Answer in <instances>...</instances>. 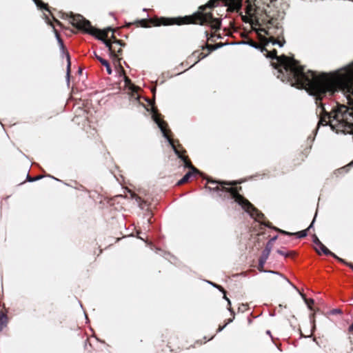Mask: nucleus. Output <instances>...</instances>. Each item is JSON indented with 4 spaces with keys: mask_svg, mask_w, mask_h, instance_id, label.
Masks as SVG:
<instances>
[{
    "mask_svg": "<svg viewBox=\"0 0 353 353\" xmlns=\"http://www.w3.org/2000/svg\"><path fill=\"white\" fill-rule=\"evenodd\" d=\"M316 251L319 254H321V252L327 256H332V257L336 259L339 261L344 263V260L338 257L334 253L332 252L329 249H327L323 243L319 248H316Z\"/></svg>",
    "mask_w": 353,
    "mask_h": 353,
    "instance_id": "0eeeda50",
    "label": "nucleus"
},
{
    "mask_svg": "<svg viewBox=\"0 0 353 353\" xmlns=\"http://www.w3.org/2000/svg\"><path fill=\"white\" fill-rule=\"evenodd\" d=\"M90 331H92V329L90 327H89Z\"/></svg>",
    "mask_w": 353,
    "mask_h": 353,
    "instance_id": "3c124183",
    "label": "nucleus"
},
{
    "mask_svg": "<svg viewBox=\"0 0 353 353\" xmlns=\"http://www.w3.org/2000/svg\"><path fill=\"white\" fill-rule=\"evenodd\" d=\"M242 1L243 0H210L206 5L200 6L199 10L192 15V23H199L201 25L208 24L212 30H218L221 26V19L214 18L211 12H205V9L214 8L221 2L230 11L239 12L242 8Z\"/></svg>",
    "mask_w": 353,
    "mask_h": 353,
    "instance_id": "f257e3e1",
    "label": "nucleus"
},
{
    "mask_svg": "<svg viewBox=\"0 0 353 353\" xmlns=\"http://www.w3.org/2000/svg\"><path fill=\"white\" fill-rule=\"evenodd\" d=\"M90 198H92L96 203H101V196L95 190H90Z\"/></svg>",
    "mask_w": 353,
    "mask_h": 353,
    "instance_id": "2eb2a0df",
    "label": "nucleus"
},
{
    "mask_svg": "<svg viewBox=\"0 0 353 353\" xmlns=\"http://www.w3.org/2000/svg\"><path fill=\"white\" fill-rule=\"evenodd\" d=\"M64 18L68 19L69 22L77 30L88 34V21L81 14H63Z\"/></svg>",
    "mask_w": 353,
    "mask_h": 353,
    "instance_id": "39448f33",
    "label": "nucleus"
},
{
    "mask_svg": "<svg viewBox=\"0 0 353 353\" xmlns=\"http://www.w3.org/2000/svg\"><path fill=\"white\" fill-rule=\"evenodd\" d=\"M208 283H210V285H212L214 288L219 289L223 293H225V290L221 285H217L216 283H212L211 281H208Z\"/></svg>",
    "mask_w": 353,
    "mask_h": 353,
    "instance_id": "b1692460",
    "label": "nucleus"
},
{
    "mask_svg": "<svg viewBox=\"0 0 353 353\" xmlns=\"http://www.w3.org/2000/svg\"><path fill=\"white\" fill-rule=\"evenodd\" d=\"M82 71H83V69H82V68H81V67H80V68H79V70H78V74H79V75H81V74H82Z\"/></svg>",
    "mask_w": 353,
    "mask_h": 353,
    "instance_id": "79ce46f5",
    "label": "nucleus"
},
{
    "mask_svg": "<svg viewBox=\"0 0 353 353\" xmlns=\"http://www.w3.org/2000/svg\"><path fill=\"white\" fill-rule=\"evenodd\" d=\"M49 177H51L52 179H54L56 181H60L59 179L55 178L54 176H50V175H49Z\"/></svg>",
    "mask_w": 353,
    "mask_h": 353,
    "instance_id": "c03bdc74",
    "label": "nucleus"
},
{
    "mask_svg": "<svg viewBox=\"0 0 353 353\" xmlns=\"http://www.w3.org/2000/svg\"><path fill=\"white\" fill-rule=\"evenodd\" d=\"M96 57H97V58L98 59V60L100 61V63H101L103 65H104V66L105 67V69H106L107 73H108V74H112V69H111V67H110V65L109 62H108L107 60H105V59H104L101 58V57H98V56H97V55H96Z\"/></svg>",
    "mask_w": 353,
    "mask_h": 353,
    "instance_id": "ddd939ff",
    "label": "nucleus"
},
{
    "mask_svg": "<svg viewBox=\"0 0 353 353\" xmlns=\"http://www.w3.org/2000/svg\"><path fill=\"white\" fill-rule=\"evenodd\" d=\"M270 42L273 45H278L279 47H283L284 43H285L284 39L283 41H279V40L275 39L274 38L271 39Z\"/></svg>",
    "mask_w": 353,
    "mask_h": 353,
    "instance_id": "412c9836",
    "label": "nucleus"
},
{
    "mask_svg": "<svg viewBox=\"0 0 353 353\" xmlns=\"http://www.w3.org/2000/svg\"><path fill=\"white\" fill-rule=\"evenodd\" d=\"M61 52L63 55L65 56L67 60V68H66V75H65V81L68 87L70 86V67H71V61H70V56L69 52L66 50L65 47L63 43V41H61L58 42Z\"/></svg>",
    "mask_w": 353,
    "mask_h": 353,
    "instance_id": "423d86ee",
    "label": "nucleus"
},
{
    "mask_svg": "<svg viewBox=\"0 0 353 353\" xmlns=\"http://www.w3.org/2000/svg\"><path fill=\"white\" fill-rule=\"evenodd\" d=\"M265 272L270 273V274H277V275L280 276L285 281H286V282L288 283L294 290H298V288L287 277H285L281 273L276 272V271H274V270H268V271H265Z\"/></svg>",
    "mask_w": 353,
    "mask_h": 353,
    "instance_id": "4468645a",
    "label": "nucleus"
},
{
    "mask_svg": "<svg viewBox=\"0 0 353 353\" xmlns=\"http://www.w3.org/2000/svg\"><path fill=\"white\" fill-rule=\"evenodd\" d=\"M254 10L253 6L250 2H248L247 6H246V13L248 14H250L251 12Z\"/></svg>",
    "mask_w": 353,
    "mask_h": 353,
    "instance_id": "5701e85b",
    "label": "nucleus"
},
{
    "mask_svg": "<svg viewBox=\"0 0 353 353\" xmlns=\"http://www.w3.org/2000/svg\"><path fill=\"white\" fill-rule=\"evenodd\" d=\"M342 313V310L339 308H335L330 311V314H341Z\"/></svg>",
    "mask_w": 353,
    "mask_h": 353,
    "instance_id": "393cba45",
    "label": "nucleus"
},
{
    "mask_svg": "<svg viewBox=\"0 0 353 353\" xmlns=\"http://www.w3.org/2000/svg\"><path fill=\"white\" fill-rule=\"evenodd\" d=\"M84 316H85V318L86 320V323H88V315L85 310H84Z\"/></svg>",
    "mask_w": 353,
    "mask_h": 353,
    "instance_id": "58836bf2",
    "label": "nucleus"
},
{
    "mask_svg": "<svg viewBox=\"0 0 353 353\" xmlns=\"http://www.w3.org/2000/svg\"><path fill=\"white\" fill-rule=\"evenodd\" d=\"M241 44H245V45H248L255 49H260L261 50V52H263V51H267V50L265 49V48L264 47H261L259 44L255 43L254 41H252V40H250V41H243V42H241Z\"/></svg>",
    "mask_w": 353,
    "mask_h": 353,
    "instance_id": "f8f14e48",
    "label": "nucleus"
},
{
    "mask_svg": "<svg viewBox=\"0 0 353 353\" xmlns=\"http://www.w3.org/2000/svg\"><path fill=\"white\" fill-rule=\"evenodd\" d=\"M224 44L223 43H217L216 44L215 46H210V47H212V50H215L221 47H222Z\"/></svg>",
    "mask_w": 353,
    "mask_h": 353,
    "instance_id": "c756f323",
    "label": "nucleus"
},
{
    "mask_svg": "<svg viewBox=\"0 0 353 353\" xmlns=\"http://www.w3.org/2000/svg\"><path fill=\"white\" fill-rule=\"evenodd\" d=\"M44 16H45V18H46V23H48V24H50V21L49 17L46 14H44Z\"/></svg>",
    "mask_w": 353,
    "mask_h": 353,
    "instance_id": "e433bc0d",
    "label": "nucleus"
},
{
    "mask_svg": "<svg viewBox=\"0 0 353 353\" xmlns=\"http://www.w3.org/2000/svg\"><path fill=\"white\" fill-rule=\"evenodd\" d=\"M312 241L316 245L317 248H319L322 243L316 234H313Z\"/></svg>",
    "mask_w": 353,
    "mask_h": 353,
    "instance_id": "4be33fe9",
    "label": "nucleus"
},
{
    "mask_svg": "<svg viewBox=\"0 0 353 353\" xmlns=\"http://www.w3.org/2000/svg\"><path fill=\"white\" fill-rule=\"evenodd\" d=\"M314 221H315V217L313 219L312 223H310V225H309V227L306 229L307 230V232L313 228V225H314Z\"/></svg>",
    "mask_w": 353,
    "mask_h": 353,
    "instance_id": "72a5a7b5",
    "label": "nucleus"
},
{
    "mask_svg": "<svg viewBox=\"0 0 353 353\" xmlns=\"http://www.w3.org/2000/svg\"><path fill=\"white\" fill-rule=\"evenodd\" d=\"M280 233L284 234L285 235H289V236L294 234L297 236V238L301 239V238L305 237L307 235V230H301V231L296 232V233H290L289 232H286L284 230H280Z\"/></svg>",
    "mask_w": 353,
    "mask_h": 353,
    "instance_id": "9d476101",
    "label": "nucleus"
},
{
    "mask_svg": "<svg viewBox=\"0 0 353 353\" xmlns=\"http://www.w3.org/2000/svg\"><path fill=\"white\" fill-rule=\"evenodd\" d=\"M152 92H153V94H154L155 92H156V88H152Z\"/></svg>",
    "mask_w": 353,
    "mask_h": 353,
    "instance_id": "49530a36",
    "label": "nucleus"
},
{
    "mask_svg": "<svg viewBox=\"0 0 353 353\" xmlns=\"http://www.w3.org/2000/svg\"><path fill=\"white\" fill-rule=\"evenodd\" d=\"M80 188H83V186H82V185H80L79 188H77V189H79V190H80Z\"/></svg>",
    "mask_w": 353,
    "mask_h": 353,
    "instance_id": "8fccbe9b",
    "label": "nucleus"
},
{
    "mask_svg": "<svg viewBox=\"0 0 353 353\" xmlns=\"http://www.w3.org/2000/svg\"><path fill=\"white\" fill-rule=\"evenodd\" d=\"M32 1H34V3H35V5L37 6L38 8H39L41 10H46L50 12L48 7V4L45 3L41 0H32Z\"/></svg>",
    "mask_w": 353,
    "mask_h": 353,
    "instance_id": "a211bd4d",
    "label": "nucleus"
},
{
    "mask_svg": "<svg viewBox=\"0 0 353 353\" xmlns=\"http://www.w3.org/2000/svg\"><path fill=\"white\" fill-rule=\"evenodd\" d=\"M276 252L280 254V255H282V256H284L285 257H288L290 255V252H284L283 250H276Z\"/></svg>",
    "mask_w": 353,
    "mask_h": 353,
    "instance_id": "a878e982",
    "label": "nucleus"
},
{
    "mask_svg": "<svg viewBox=\"0 0 353 353\" xmlns=\"http://www.w3.org/2000/svg\"><path fill=\"white\" fill-rule=\"evenodd\" d=\"M199 55L201 56L200 59H204L205 57H206L208 56V54H204L202 52L199 53Z\"/></svg>",
    "mask_w": 353,
    "mask_h": 353,
    "instance_id": "ea45409f",
    "label": "nucleus"
},
{
    "mask_svg": "<svg viewBox=\"0 0 353 353\" xmlns=\"http://www.w3.org/2000/svg\"><path fill=\"white\" fill-rule=\"evenodd\" d=\"M223 299L227 301L228 304L229 305V307H230L231 305V301L226 296V292L225 291V293H223Z\"/></svg>",
    "mask_w": 353,
    "mask_h": 353,
    "instance_id": "2f4dec72",
    "label": "nucleus"
},
{
    "mask_svg": "<svg viewBox=\"0 0 353 353\" xmlns=\"http://www.w3.org/2000/svg\"><path fill=\"white\" fill-rule=\"evenodd\" d=\"M228 310H229V311L230 312V313L232 314V318L229 319L228 320V321L225 323H227V325H228V324H229V323H232V322L233 321L234 319V312L232 310V309L231 307H228Z\"/></svg>",
    "mask_w": 353,
    "mask_h": 353,
    "instance_id": "c85d7f7f",
    "label": "nucleus"
},
{
    "mask_svg": "<svg viewBox=\"0 0 353 353\" xmlns=\"http://www.w3.org/2000/svg\"><path fill=\"white\" fill-rule=\"evenodd\" d=\"M207 183H212V184H216V186L214 188H211V187H209V190L210 191H214V192H216L214 188L218 186L219 188H222L223 186L225 187V188H230V187H232V185L234 184H236V182H234V183H230V182H227V181H212V180H210V179H208L207 180Z\"/></svg>",
    "mask_w": 353,
    "mask_h": 353,
    "instance_id": "6e6552de",
    "label": "nucleus"
},
{
    "mask_svg": "<svg viewBox=\"0 0 353 353\" xmlns=\"http://www.w3.org/2000/svg\"><path fill=\"white\" fill-rule=\"evenodd\" d=\"M260 223L261 225H263L266 226V227L270 228V225L268 223H266L265 222H260Z\"/></svg>",
    "mask_w": 353,
    "mask_h": 353,
    "instance_id": "a19ab883",
    "label": "nucleus"
},
{
    "mask_svg": "<svg viewBox=\"0 0 353 353\" xmlns=\"http://www.w3.org/2000/svg\"><path fill=\"white\" fill-rule=\"evenodd\" d=\"M51 26L53 28L54 32V34H55V37H56V39H57V42L62 41L63 39L61 38V37H60L59 32H57V30L54 28V26L52 24H51Z\"/></svg>",
    "mask_w": 353,
    "mask_h": 353,
    "instance_id": "cd10ccee",
    "label": "nucleus"
},
{
    "mask_svg": "<svg viewBox=\"0 0 353 353\" xmlns=\"http://www.w3.org/2000/svg\"><path fill=\"white\" fill-rule=\"evenodd\" d=\"M7 316L0 312V332L7 325Z\"/></svg>",
    "mask_w": 353,
    "mask_h": 353,
    "instance_id": "dca6fc26",
    "label": "nucleus"
},
{
    "mask_svg": "<svg viewBox=\"0 0 353 353\" xmlns=\"http://www.w3.org/2000/svg\"><path fill=\"white\" fill-rule=\"evenodd\" d=\"M268 259V256L261 254V255L259 259V270H261V269L263 268Z\"/></svg>",
    "mask_w": 353,
    "mask_h": 353,
    "instance_id": "6ab92c4d",
    "label": "nucleus"
},
{
    "mask_svg": "<svg viewBox=\"0 0 353 353\" xmlns=\"http://www.w3.org/2000/svg\"><path fill=\"white\" fill-rule=\"evenodd\" d=\"M110 30H112L111 28H108L107 30L104 32L97 30L90 23V35H92L97 39L101 41L108 48L110 54L116 57L118 54L121 53L122 50L121 47L125 46V43L122 42L121 40L117 39L114 36H112V41L105 39V37L108 36V32Z\"/></svg>",
    "mask_w": 353,
    "mask_h": 353,
    "instance_id": "20e7f679",
    "label": "nucleus"
},
{
    "mask_svg": "<svg viewBox=\"0 0 353 353\" xmlns=\"http://www.w3.org/2000/svg\"><path fill=\"white\" fill-rule=\"evenodd\" d=\"M43 177L42 175H38L35 177L30 176L28 174H27L26 181L28 182H34L41 179Z\"/></svg>",
    "mask_w": 353,
    "mask_h": 353,
    "instance_id": "aec40b11",
    "label": "nucleus"
},
{
    "mask_svg": "<svg viewBox=\"0 0 353 353\" xmlns=\"http://www.w3.org/2000/svg\"><path fill=\"white\" fill-rule=\"evenodd\" d=\"M124 79H125V82L126 84H128V83H130V80L127 77H125V75H124Z\"/></svg>",
    "mask_w": 353,
    "mask_h": 353,
    "instance_id": "4c0bfd02",
    "label": "nucleus"
},
{
    "mask_svg": "<svg viewBox=\"0 0 353 353\" xmlns=\"http://www.w3.org/2000/svg\"><path fill=\"white\" fill-rule=\"evenodd\" d=\"M136 200H137V201H141V197H139V196H137V198L136 199Z\"/></svg>",
    "mask_w": 353,
    "mask_h": 353,
    "instance_id": "09e8293b",
    "label": "nucleus"
},
{
    "mask_svg": "<svg viewBox=\"0 0 353 353\" xmlns=\"http://www.w3.org/2000/svg\"><path fill=\"white\" fill-rule=\"evenodd\" d=\"M248 1H249L250 0H248Z\"/></svg>",
    "mask_w": 353,
    "mask_h": 353,
    "instance_id": "603ef678",
    "label": "nucleus"
},
{
    "mask_svg": "<svg viewBox=\"0 0 353 353\" xmlns=\"http://www.w3.org/2000/svg\"><path fill=\"white\" fill-rule=\"evenodd\" d=\"M178 20L183 21V19H179ZM175 23H177V24H182V23H184L185 21H176ZM185 23H189V21H185Z\"/></svg>",
    "mask_w": 353,
    "mask_h": 353,
    "instance_id": "c9c22d12",
    "label": "nucleus"
},
{
    "mask_svg": "<svg viewBox=\"0 0 353 353\" xmlns=\"http://www.w3.org/2000/svg\"><path fill=\"white\" fill-rule=\"evenodd\" d=\"M301 295V296L302 297V299L304 300L305 304L307 305L308 308L312 310V307H311V305L312 304H314V299H307L305 295L303 293H301L299 290L298 289V290H296Z\"/></svg>",
    "mask_w": 353,
    "mask_h": 353,
    "instance_id": "f3484780",
    "label": "nucleus"
},
{
    "mask_svg": "<svg viewBox=\"0 0 353 353\" xmlns=\"http://www.w3.org/2000/svg\"><path fill=\"white\" fill-rule=\"evenodd\" d=\"M277 237H278L277 236H274L268 241V242L267 243V244L265 245V249L262 252V254H263L268 257L269 256L270 253L272 250V244L277 239Z\"/></svg>",
    "mask_w": 353,
    "mask_h": 353,
    "instance_id": "1a4fd4ad",
    "label": "nucleus"
},
{
    "mask_svg": "<svg viewBox=\"0 0 353 353\" xmlns=\"http://www.w3.org/2000/svg\"><path fill=\"white\" fill-rule=\"evenodd\" d=\"M87 343H88V337L85 340V347L87 345Z\"/></svg>",
    "mask_w": 353,
    "mask_h": 353,
    "instance_id": "a18cd8bd",
    "label": "nucleus"
},
{
    "mask_svg": "<svg viewBox=\"0 0 353 353\" xmlns=\"http://www.w3.org/2000/svg\"><path fill=\"white\" fill-rule=\"evenodd\" d=\"M51 26L53 28L54 32V34H55V37H56V39H57V42L62 41L63 39L61 38V37H60L59 32H57V30L54 28V26L52 24H51Z\"/></svg>",
    "mask_w": 353,
    "mask_h": 353,
    "instance_id": "bb28decb",
    "label": "nucleus"
},
{
    "mask_svg": "<svg viewBox=\"0 0 353 353\" xmlns=\"http://www.w3.org/2000/svg\"><path fill=\"white\" fill-rule=\"evenodd\" d=\"M214 190L220 196H225V195H223V193L227 194L228 196H231L235 202L241 205L256 221L260 222V220L264 218V214L261 212L259 211L248 200L239 194L237 188H225L223 186L222 188H219L216 186Z\"/></svg>",
    "mask_w": 353,
    "mask_h": 353,
    "instance_id": "7ed1b4c3",
    "label": "nucleus"
},
{
    "mask_svg": "<svg viewBox=\"0 0 353 353\" xmlns=\"http://www.w3.org/2000/svg\"><path fill=\"white\" fill-rule=\"evenodd\" d=\"M266 333H267V334L270 335V336L272 337L271 332H270V330H268V331L266 332Z\"/></svg>",
    "mask_w": 353,
    "mask_h": 353,
    "instance_id": "de8ad7c7",
    "label": "nucleus"
},
{
    "mask_svg": "<svg viewBox=\"0 0 353 353\" xmlns=\"http://www.w3.org/2000/svg\"><path fill=\"white\" fill-rule=\"evenodd\" d=\"M208 46H209L208 44H206V46H205V48L208 49L210 51H212V47Z\"/></svg>",
    "mask_w": 353,
    "mask_h": 353,
    "instance_id": "37998d69",
    "label": "nucleus"
},
{
    "mask_svg": "<svg viewBox=\"0 0 353 353\" xmlns=\"http://www.w3.org/2000/svg\"><path fill=\"white\" fill-rule=\"evenodd\" d=\"M205 37H207V39H208V40H210V41H214V39H213V38H214V35L211 34V35H210V37H208V32L207 31H205Z\"/></svg>",
    "mask_w": 353,
    "mask_h": 353,
    "instance_id": "7c9ffc66",
    "label": "nucleus"
},
{
    "mask_svg": "<svg viewBox=\"0 0 353 353\" xmlns=\"http://www.w3.org/2000/svg\"><path fill=\"white\" fill-rule=\"evenodd\" d=\"M174 19L164 18L161 17L158 19L157 22L155 23V26H159L161 25L168 26L174 23Z\"/></svg>",
    "mask_w": 353,
    "mask_h": 353,
    "instance_id": "9b49d317",
    "label": "nucleus"
},
{
    "mask_svg": "<svg viewBox=\"0 0 353 353\" xmlns=\"http://www.w3.org/2000/svg\"><path fill=\"white\" fill-rule=\"evenodd\" d=\"M139 23H141V26L142 27H144V28H147L148 27L147 25H146V20L143 19L139 21Z\"/></svg>",
    "mask_w": 353,
    "mask_h": 353,
    "instance_id": "473e14b6",
    "label": "nucleus"
},
{
    "mask_svg": "<svg viewBox=\"0 0 353 353\" xmlns=\"http://www.w3.org/2000/svg\"><path fill=\"white\" fill-rule=\"evenodd\" d=\"M227 325V323H225L223 326H219V327L217 330V332H221Z\"/></svg>",
    "mask_w": 353,
    "mask_h": 353,
    "instance_id": "f704fd0d",
    "label": "nucleus"
},
{
    "mask_svg": "<svg viewBox=\"0 0 353 353\" xmlns=\"http://www.w3.org/2000/svg\"><path fill=\"white\" fill-rule=\"evenodd\" d=\"M159 114L157 112V110H152V119L157 124L159 128L160 129L163 137L167 140L168 143L172 147L174 152L177 156L179 159H180L184 163V167L190 168L191 170L188 172L178 182L177 185H181L188 181L190 178L192 176L195 174H201L196 168H194L191 162L188 159V158L183 156L180 151L176 148L174 145V141L168 136L165 128L167 126V123L163 121H161L159 118Z\"/></svg>",
    "mask_w": 353,
    "mask_h": 353,
    "instance_id": "f03ea898",
    "label": "nucleus"
}]
</instances>
